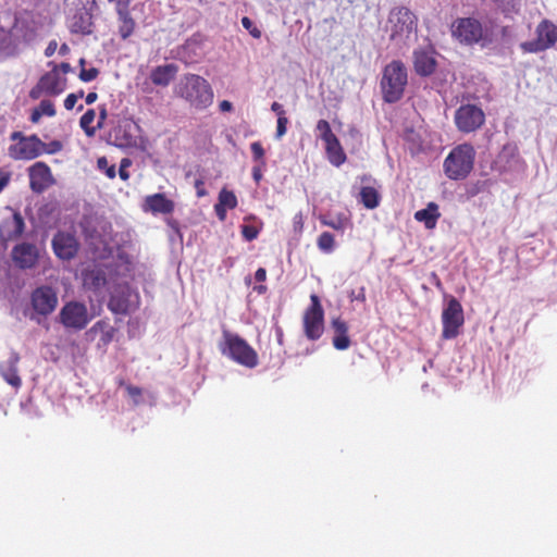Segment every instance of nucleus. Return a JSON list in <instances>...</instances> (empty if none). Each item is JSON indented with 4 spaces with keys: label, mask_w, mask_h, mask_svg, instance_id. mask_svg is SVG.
Instances as JSON below:
<instances>
[{
    "label": "nucleus",
    "mask_w": 557,
    "mask_h": 557,
    "mask_svg": "<svg viewBox=\"0 0 557 557\" xmlns=\"http://www.w3.org/2000/svg\"><path fill=\"white\" fill-rule=\"evenodd\" d=\"M42 116V114L40 113V111L38 110V108L34 109L33 112H32V115H30V121L33 123H38L40 117Z\"/></svg>",
    "instance_id": "nucleus-59"
},
{
    "label": "nucleus",
    "mask_w": 557,
    "mask_h": 557,
    "mask_svg": "<svg viewBox=\"0 0 557 557\" xmlns=\"http://www.w3.org/2000/svg\"><path fill=\"white\" fill-rule=\"evenodd\" d=\"M484 120V112L474 104L461 106L455 113L456 125L465 133L478 129L483 125Z\"/></svg>",
    "instance_id": "nucleus-13"
},
{
    "label": "nucleus",
    "mask_w": 557,
    "mask_h": 557,
    "mask_svg": "<svg viewBox=\"0 0 557 557\" xmlns=\"http://www.w3.org/2000/svg\"><path fill=\"white\" fill-rule=\"evenodd\" d=\"M271 110L273 112H275L278 115V117L280 116H285V111L283 109V106L281 103H278V102H273L272 106H271Z\"/></svg>",
    "instance_id": "nucleus-53"
},
{
    "label": "nucleus",
    "mask_w": 557,
    "mask_h": 557,
    "mask_svg": "<svg viewBox=\"0 0 557 557\" xmlns=\"http://www.w3.org/2000/svg\"><path fill=\"white\" fill-rule=\"evenodd\" d=\"M78 99V96L75 94H70L64 100V107L66 110H72Z\"/></svg>",
    "instance_id": "nucleus-50"
},
{
    "label": "nucleus",
    "mask_w": 557,
    "mask_h": 557,
    "mask_svg": "<svg viewBox=\"0 0 557 557\" xmlns=\"http://www.w3.org/2000/svg\"><path fill=\"white\" fill-rule=\"evenodd\" d=\"M30 188L41 193L53 184L50 168L44 162H36L29 168Z\"/></svg>",
    "instance_id": "nucleus-18"
},
{
    "label": "nucleus",
    "mask_w": 557,
    "mask_h": 557,
    "mask_svg": "<svg viewBox=\"0 0 557 557\" xmlns=\"http://www.w3.org/2000/svg\"><path fill=\"white\" fill-rule=\"evenodd\" d=\"M128 164H129L128 160L124 159L122 161V164H121V168H120V171H119L120 172V176H121L122 180H127V177H128V173L125 170V166L128 165Z\"/></svg>",
    "instance_id": "nucleus-54"
},
{
    "label": "nucleus",
    "mask_w": 557,
    "mask_h": 557,
    "mask_svg": "<svg viewBox=\"0 0 557 557\" xmlns=\"http://www.w3.org/2000/svg\"><path fill=\"white\" fill-rule=\"evenodd\" d=\"M320 222L335 231H344L351 225L350 215L345 212L324 211L318 216Z\"/></svg>",
    "instance_id": "nucleus-24"
},
{
    "label": "nucleus",
    "mask_w": 557,
    "mask_h": 557,
    "mask_svg": "<svg viewBox=\"0 0 557 557\" xmlns=\"http://www.w3.org/2000/svg\"><path fill=\"white\" fill-rule=\"evenodd\" d=\"M175 92L196 109H206L213 101V91L210 84L196 74H187L182 77Z\"/></svg>",
    "instance_id": "nucleus-1"
},
{
    "label": "nucleus",
    "mask_w": 557,
    "mask_h": 557,
    "mask_svg": "<svg viewBox=\"0 0 557 557\" xmlns=\"http://www.w3.org/2000/svg\"><path fill=\"white\" fill-rule=\"evenodd\" d=\"M251 151L255 160H262L264 156V150L260 143L256 141L251 144Z\"/></svg>",
    "instance_id": "nucleus-48"
},
{
    "label": "nucleus",
    "mask_w": 557,
    "mask_h": 557,
    "mask_svg": "<svg viewBox=\"0 0 557 557\" xmlns=\"http://www.w3.org/2000/svg\"><path fill=\"white\" fill-rule=\"evenodd\" d=\"M116 329L108 320L96 322L88 334H99V346L107 347L114 338Z\"/></svg>",
    "instance_id": "nucleus-27"
},
{
    "label": "nucleus",
    "mask_w": 557,
    "mask_h": 557,
    "mask_svg": "<svg viewBox=\"0 0 557 557\" xmlns=\"http://www.w3.org/2000/svg\"><path fill=\"white\" fill-rule=\"evenodd\" d=\"M520 0H500V7L504 12L517 13L520 9Z\"/></svg>",
    "instance_id": "nucleus-43"
},
{
    "label": "nucleus",
    "mask_w": 557,
    "mask_h": 557,
    "mask_svg": "<svg viewBox=\"0 0 557 557\" xmlns=\"http://www.w3.org/2000/svg\"><path fill=\"white\" fill-rule=\"evenodd\" d=\"M62 149V144L58 140H53L49 144H46V151L47 153H55L59 152Z\"/></svg>",
    "instance_id": "nucleus-49"
},
{
    "label": "nucleus",
    "mask_w": 557,
    "mask_h": 557,
    "mask_svg": "<svg viewBox=\"0 0 557 557\" xmlns=\"http://www.w3.org/2000/svg\"><path fill=\"white\" fill-rule=\"evenodd\" d=\"M317 131L320 133V137L324 143L335 138V134L332 132L330 123L325 120H320L317 124Z\"/></svg>",
    "instance_id": "nucleus-41"
},
{
    "label": "nucleus",
    "mask_w": 557,
    "mask_h": 557,
    "mask_svg": "<svg viewBox=\"0 0 557 557\" xmlns=\"http://www.w3.org/2000/svg\"><path fill=\"white\" fill-rule=\"evenodd\" d=\"M42 92H45V88L40 87V82L38 81L37 85L30 89L29 97L32 99H38Z\"/></svg>",
    "instance_id": "nucleus-51"
},
{
    "label": "nucleus",
    "mask_w": 557,
    "mask_h": 557,
    "mask_svg": "<svg viewBox=\"0 0 557 557\" xmlns=\"http://www.w3.org/2000/svg\"><path fill=\"white\" fill-rule=\"evenodd\" d=\"M288 120L286 116H280L277 119L276 137L281 138L286 133V125Z\"/></svg>",
    "instance_id": "nucleus-47"
},
{
    "label": "nucleus",
    "mask_w": 557,
    "mask_h": 557,
    "mask_svg": "<svg viewBox=\"0 0 557 557\" xmlns=\"http://www.w3.org/2000/svg\"><path fill=\"white\" fill-rule=\"evenodd\" d=\"M46 151V144L36 135L21 137V140L10 147V156L16 160H32Z\"/></svg>",
    "instance_id": "nucleus-14"
},
{
    "label": "nucleus",
    "mask_w": 557,
    "mask_h": 557,
    "mask_svg": "<svg viewBox=\"0 0 557 557\" xmlns=\"http://www.w3.org/2000/svg\"><path fill=\"white\" fill-rule=\"evenodd\" d=\"M408 84V72L405 64L399 60H393L385 65L380 83L382 98L387 103L399 101Z\"/></svg>",
    "instance_id": "nucleus-2"
},
{
    "label": "nucleus",
    "mask_w": 557,
    "mask_h": 557,
    "mask_svg": "<svg viewBox=\"0 0 557 557\" xmlns=\"http://www.w3.org/2000/svg\"><path fill=\"white\" fill-rule=\"evenodd\" d=\"M361 202L368 209H373L379 205L380 194L373 187H362L359 193Z\"/></svg>",
    "instance_id": "nucleus-34"
},
{
    "label": "nucleus",
    "mask_w": 557,
    "mask_h": 557,
    "mask_svg": "<svg viewBox=\"0 0 557 557\" xmlns=\"http://www.w3.org/2000/svg\"><path fill=\"white\" fill-rule=\"evenodd\" d=\"M137 125L125 123L114 129L115 145L122 148H133L138 145V137L134 134Z\"/></svg>",
    "instance_id": "nucleus-25"
},
{
    "label": "nucleus",
    "mask_w": 557,
    "mask_h": 557,
    "mask_svg": "<svg viewBox=\"0 0 557 557\" xmlns=\"http://www.w3.org/2000/svg\"><path fill=\"white\" fill-rule=\"evenodd\" d=\"M475 151L469 144L455 147L444 161V172L450 180H463L473 169Z\"/></svg>",
    "instance_id": "nucleus-4"
},
{
    "label": "nucleus",
    "mask_w": 557,
    "mask_h": 557,
    "mask_svg": "<svg viewBox=\"0 0 557 557\" xmlns=\"http://www.w3.org/2000/svg\"><path fill=\"white\" fill-rule=\"evenodd\" d=\"M58 302V294L51 286H39L30 294L32 308L36 314L41 317L51 314L55 310Z\"/></svg>",
    "instance_id": "nucleus-10"
},
{
    "label": "nucleus",
    "mask_w": 557,
    "mask_h": 557,
    "mask_svg": "<svg viewBox=\"0 0 557 557\" xmlns=\"http://www.w3.org/2000/svg\"><path fill=\"white\" fill-rule=\"evenodd\" d=\"M117 384L125 388V392L127 396L132 398L134 406H139L143 403L141 396L144 391L141 387L128 384L123 379H120Z\"/></svg>",
    "instance_id": "nucleus-38"
},
{
    "label": "nucleus",
    "mask_w": 557,
    "mask_h": 557,
    "mask_svg": "<svg viewBox=\"0 0 557 557\" xmlns=\"http://www.w3.org/2000/svg\"><path fill=\"white\" fill-rule=\"evenodd\" d=\"M25 230L24 219L18 211H13L10 219L0 224V237L4 242H10L22 236Z\"/></svg>",
    "instance_id": "nucleus-21"
},
{
    "label": "nucleus",
    "mask_w": 557,
    "mask_h": 557,
    "mask_svg": "<svg viewBox=\"0 0 557 557\" xmlns=\"http://www.w3.org/2000/svg\"><path fill=\"white\" fill-rule=\"evenodd\" d=\"M412 66L420 77L433 75L437 67L436 51L431 45L418 47L412 51Z\"/></svg>",
    "instance_id": "nucleus-11"
},
{
    "label": "nucleus",
    "mask_w": 557,
    "mask_h": 557,
    "mask_svg": "<svg viewBox=\"0 0 557 557\" xmlns=\"http://www.w3.org/2000/svg\"><path fill=\"white\" fill-rule=\"evenodd\" d=\"M332 327L334 330L333 346L337 350H346L350 346V338L348 336V325L341 318L332 320Z\"/></svg>",
    "instance_id": "nucleus-26"
},
{
    "label": "nucleus",
    "mask_w": 557,
    "mask_h": 557,
    "mask_svg": "<svg viewBox=\"0 0 557 557\" xmlns=\"http://www.w3.org/2000/svg\"><path fill=\"white\" fill-rule=\"evenodd\" d=\"M69 50H70L69 46H67L66 44H63V45L60 47L59 52H60V54H63V55H64V54H66V53L69 52Z\"/></svg>",
    "instance_id": "nucleus-63"
},
{
    "label": "nucleus",
    "mask_w": 557,
    "mask_h": 557,
    "mask_svg": "<svg viewBox=\"0 0 557 557\" xmlns=\"http://www.w3.org/2000/svg\"><path fill=\"white\" fill-rule=\"evenodd\" d=\"M517 161V150L512 146H505L496 159V163L505 171L512 169Z\"/></svg>",
    "instance_id": "nucleus-32"
},
{
    "label": "nucleus",
    "mask_w": 557,
    "mask_h": 557,
    "mask_svg": "<svg viewBox=\"0 0 557 557\" xmlns=\"http://www.w3.org/2000/svg\"><path fill=\"white\" fill-rule=\"evenodd\" d=\"M37 108L42 115L53 116L55 114L54 104L50 100H41Z\"/></svg>",
    "instance_id": "nucleus-44"
},
{
    "label": "nucleus",
    "mask_w": 557,
    "mask_h": 557,
    "mask_svg": "<svg viewBox=\"0 0 557 557\" xmlns=\"http://www.w3.org/2000/svg\"><path fill=\"white\" fill-rule=\"evenodd\" d=\"M267 278V271L264 268H259L255 273V280L257 282H264Z\"/></svg>",
    "instance_id": "nucleus-52"
},
{
    "label": "nucleus",
    "mask_w": 557,
    "mask_h": 557,
    "mask_svg": "<svg viewBox=\"0 0 557 557\" xmlns=\"http://www.w3.org/2000/svg\"><path fill=\"white\" fill-rule=\"evenodd\" d=\"M52 248L60 259L71 260L77 253L78 244L73 235L58 232L52 239Z\"/></svg>",
    "instance_id": "nucleus-17"
},
{
    "label": "nucleus",
    "mask_w": 557,
    "mask_h": 557,
    "mask_svg": "<svg viewBox=\"0 0 557 557\" xmlns=\"http://www.w3.org/2000/svg\"><path fill=\"white\" fill-rule=\"evenodd\" d=\"M305 336L309 341H318L324 332V310L318 295L310 296V306L302 315Z\"/></svg>",
    "instance_id": "nucleus-6"
},
{
    "label": "nucleus",
    "mask_w": 557,
    "mask_h": 557,
    "mask_svg": "<svg viewBox=\"0 0 557 557\" xmlns=\"http://www.w3.org/2000/svg\"><path fill=\"white\" fill-rule=\"evenodd\" d=\"M78 8L71 18L70 28L72 33L89 35L92 32V11L96 8V0H81Z\"/></svg>",
    "instance_id": "nucleus-16"
},
{
    "label": "nucleus",
    "mask_w": 557,
    "mask_h": 557,
    "mask_svg": "<svg viewBox=\"0 0 557 557\" xmlns=\"http://www.w3.org/2000/svg\"><path fill=\"white\" fill-rule=\"evenodd\" d=\"M219 107L222 112H230L233 109V104L227 100H223Z\"/></svg>",
    "instance_id": "nucleus-58"
},
{
    "label": "nucleus",
    "mask_w": 557,
    "mask_h": 557,
    "mask_svg": "<svg viewBox=\"0 0 557 557\" xmlns=\"http://www.w3.org/2000/svg\"><path fill=\"white\" fill-rule=\"evenodd\" d=\"M252 176H253V178H255V181H256V182H259V181L261 180L262 174H261V171H260V169H259V168H255V169L252 170Z\"/></svg>",
    "instance_id": "nucleus-62"
},
{
    "label": "nucleus",
    "mask_w": 557,
    "mask_h": 557,
    "mask_svg": "<svg viewBox=\"0 0 557 557\" xmlns=\"http://www.w3.org/2000/svg\"><path fill=\"white\" fill-rule=\"evenodd\" d=\"M106 117H107V110H106V108H101L99 111V121H98L96 129L101 128L103 126V121L106 120Z\"/></svg>",
    "instance_id": "nucleus-57"
},
{
    "label": "nucleus",
    "mask_w": 557,
    "mask_h": 557,
    "mask_svg": "<svg viewBox=\"0 0 557 557\" xmlns=\"http://www.w3.org/2000/svg\"><path fill=\"white\" fill-rule=\"evenodd\" d=\"M172 200L166 199L164 194H156L146 198L145 209H173Z\"/></svg>",
    "instance_id": "nucleus-33"
},
{
    "label": "nucleus",
    "mask_w": 557,
    "mask_h": 557,
    "mask_svg": "<svg viewBox=\"0 0 557 557\" xmlns=\"http://www.w3.org/2000/svg\"><path fill=\"white\" fill-rule=\"evenodd\" d=\"M58 67V71L61 70L64 74H67L72 71L70 63L62 62Z\"/></svg>",
    "instance_id": "nucleus-60"
},
{
    "label": "nucleus",
    "mask_w": 557,
    "mask_h": 557,
    "mask_svg": "<svg viewBox=\"0 0 557 557\" xmlns=\"http://www.w3.org/2000/svg\"><path fill=\"white\" fill-rule=\"evenodd\" d=\"M60 322L67 329L83 330L90 321L88 309L79 301L66 302L59 313Z\"/></svg>",
    "instance_id": "nucleus-9"
},
{
    "label": "nucleus",
    "mask_w": 557,
    "mask_h": 557,
    "mask_svg": "<svg viewBox=\"0 0 557 557\" xmlns=\"http://www.w3.org/2000/svg\"><path fill=\"white\" fill-rule=\"evenodd\" d=\"M222 355L236 363L252 369L258 366L257 351L239 335L223 331V341L220 344Z\"/></svg>",
    "instance_id": "nucleus-3"
},
{
    "label": "nucleus",
    "mask_w": 557,
    "mask_h": 557,
    "mask_svg": "<svg viewBox=\"0 0 557 557\" xmlns=\"http://www.w3.org/2000/svg\"><path fill=\"white\" fill-rule=\"evenodd\" d=\"M13 24L7 33L14 41L27 40L29 38L28 20L25 16L13 15Z\"/></svg>",
    "instance_id": "nucleus-28"
},
{
    "label": "nucleus",
    "mask_w": 557,
    "mask_h": 557,
    "mask_svg": "<svg viewBox=\"0 0 557 557\" xmlns=\"http://www.w3.org/2000/svg\"><path fill=\"white\" fill-rule=\"evenodd\" d=\"M536 38L520 44L524 52L536 53L545 51L557 42V26L548 20H543L536 27Z\"/></svg>",
    "instance_id": "nucleus-8"
},
{
    "label": "nucleus",
    "mask_w": 557,
    "mask_h": 557,
    "mask_svg": "<svg viewBox=\"0 0 557 557\" xmlns=\"http://www.w3.org/2000/svg\"><path fill=\"white\" fill-rule=\"evenodd\" d=\"M318 248L324 253H331L335 248V239L334 236L329 232H323L320 234L317 240Z\"/></svg>",
    "instance_id": "nucleus-39"
},
{
    "label": "nucleus",
    "mask_w": 557,
    "mask_h": 557,
    "mask_svg": "<svg viewBox=\"0 0 557 557\" xmlns=\"http://www.w3.org/2000/svg\"><path fill=\"white\" fill-rule=\"evenodd\" d=\"M263 223L253 214H248L244 218V223L240 225V232L245 240L251 242L256 239L262 230Z\"/></svg>",
    "instance_id": "nucleus-29"
},
{
    "label": "nucleus",
    "mask_w": 557,
    "mask_h": 557,
    "mask_svg": "<svg viewBox=\"0 0 557 557\" xmlns=\"http://www.w3.org/2000/svg\"><path fill=\"white\" fill-rule=\"evenodd\" d=\"M39 82L40 87L45 88V94L50 96L60 95L66 86V78L60 76L57 66H54L52 71L42 75Z\"/></svg>",
    "instance_id": "nucleus-23"
},
{
    "label": "nucleus",
    "mask_w": 557,
    "mask_h": 557,
    "mask_svg": "<svg viewBox=\"0 0 557 557\" xmlns=\"http://www.w3.org/2000/svg\"><path fill=\"white\" fill-rule=\"evenodd\" d=\"M131 0H119L116 13L120 22L119 34L122 39L128 38L135 29L136 23L129 12Z\"/></svg>",
    "instance_id": "nucleus-22"
},
{
    "label": "nucleus",
    "mask_w": 557,
    "mask_h": 557,
    "mask_svg": "<svg viewBox=\"0 0 557 557\" xmlns=\"http://www.w3.org/2000/svg\"><path fill=\"white\" fill-rule=\"evenodd\" d=\"M325 149H326V154H327L329 161L332 164L339 166L341 164H343L345 162L346 154H345L337 137L331 138V140L326 141Z\"/></svg>",
    "instance_id": "nucleus-30"
},
{
    "label": "nucleus",
    "mask_w": 557,
    "mask_h": 557,
    "mask_svg": "<svg viewBox=\"0 0 557 557\" xmlns=\"http://www.w3.org/2000/svg\"><path fill=\"white\" fill-rule=\"evenodd\" d=\"M237 206V199L233 191L222 189L219 195V202L214 206V209H234Z\"/></svg>",
    "instance_id": "nucleus-37"
},
{
    "label": "nucleus",
    "mask_w": 557,
    "mask_h": 557,
    "mask_svg": "<svg viewBox=\"0 0 557 557\" xmlns=\"http://www.w3.org/2000/svg\"><path fill=\"white\" fill-rule=\"evenodd\" d=\"M108 308L113 313L126 314L129 311V302L123 296L112 295L109 299Z\"/></svg>",
    "instance_id": "nucleus-35"
},
{
    "label": "nucleus",
    "mask_w": 557,
    "mask_h": 557,
    "mask_svg": "<svg viewBox=\"0 0 557 557\" xmlns=\"http://www.w3.org/2000/svg\"><path fill=\"white\" fill-rule=\"evenodd\" d=\"M388 29L392 40L404 41L417 27V17L405 7L394 8L388 15Z\"/></svg>",
    "instance_id": "nucleus-5"
},
{
    "label": "nucleus",
    "mask_w": 557,
    "mask_h": 557,
    "mask_svg": "<svg viewBox=\"0 0 557 557\" xmlns=\"http://www.w3.org/2000/svg\"><path fill=\"white\" fill-rule=\"evenodd\" d=\"M242 25L245 29L249 32V34L253 38L259 39L261 37V30L253 25L252 21L249 17L244 16L242 18Z\"/></svg>",
    "instance_id": "nucleus-42"
},
{
    "label": "nucleus",
    "mask_w": 557,
    "mask_h": 557,
    "mask_svg": "<svg viewBox=\"0 0 557 557\" xmlns=\"http://www.w3.org/2000/svg\"><path fill=\"white\" fill-rule=\"evenodd\" d=\"M18 362L20 355L16 351H11L8 359L0 362L1 377L15 389H18L22 386V379L17 369Z\"/></svg>",
    "instance_id": "nucleus-19"
},
{
    "label": "nucleus",
    "mask_w": 557,
    "mask_h": 557,
    "mask_svg": "<svg viewBox=\"0 0 557 557\" xmlns=\"http://www.w3.org/2000/svg\"><path fill=\"white\" fill-rule=\"evenodd\" d=\"M57 46V41H50L48 47L46 48L45 54L47 57H51L55 52Z\"/></svg>",
    "instance_id": "nucleus-56"
},
{
    "label": "nucleus",
    "mask_w": 557,
    "mask_h": 557,
    "mask_svg": "<svg viewBox=\"0 0 557 557\" xmlns=\"http://www.w3.org/2000/svg\"><path fill=\"white\" fill-rule=\"evenodd\" d=\"M441 213L438 211H416L414 219L424 223L425 227L432 230L435 227Z\"/></svg>",
    "instance_id": "nucleus-36"
},
{
    "label": "nucleus",
    "mask_w": 557,
    "mask_h": 557,
    "mask_svg": "<svg viewBox=\"0 0 557 557\" xmlns=\"http://www.w3.org/2000/svg\"><path fill=\"white\" fill-rule=\"evenodd\" d=\"M96 117L95 110L89 109L87 110L83 116L81 117L79 124L81 127L85 131L86 135L91 137L96 133V127L90 126V124L94 122Z\"/></svg>",
    "instance_id": "nucleus-40"
},
{
    "label": "nucleus",
    "mask_w": 557,
    "mask_h": 557,
    "mask_svg": "<svg viewBox=\"0 0 557 557\" xmlns=\"http://www.w3.org/2000/svg\"><path fill=\"white\" fill-rule=\"evenodd\" d=\"M175 67L173 65H164L156 67L150 75L151 82L158 86H166L173 79Z\"/></svg>",
    "instance_id": "nucleus-31"
},
{
    "label": "nucleus",
    "mask_w": 557,
    "mask_h": 557,
    "mask_svg": "<svg viewBox=\"0 0 557 557\" xmlns=\"http://www.w3.org/2000/svg\"><path fill=\"white\" fill-rule=\"evenodd\" d=\"M11 259L15 268L20 270L34 269L39 260V249L32 243L17 244L11 250Z\"/></svg>",
    "instance_id": "nucleus-15"
},
{
    "label": "nucleus",
    "mask_w": 557,
    "mask_h": 557,
    "mask_svg": "<svg viewBox=\"0 0 557 557\" xmlns=\"http://www.w3.org/2000/svg\"><path fill=\"white\" fill-rule=\"evenodd\" d=\"M83 286L92 292H100L107 285V272L101 265L87 268L82 273Z\"/></svg>",
    "instance_id": "nucleus-20"
},
{
    "label": "nucleus",
    "mask_w": 557,
    "mask_h": 557,
    "mask_svg": "<svg viewBox=\"0 0 557 557\" xmlns=\"http://www.w3.org/2000/svg\"><path fill=\"white\" fill-rule=\"evenodd\" d=\"M21 137H24V136H23V135H22V133H20V132H14V133L11 135V139H13V140L18 139V141H20V140H21Z\"/></svg>",
    "instance_id": "nucleus-64"
},
{
    "label": "nucleus",
    "mask_w": 557,
    "mask_h": 557,
    "mask_svg": "<svg viewBox=\"0 0 557 557\" xmlns=\"http://www.w3.org/2000/svg\"><path fill=\"white\" fill-rule=\"evenodd\" d=\"M97 94L96 92H89L87 96H86V103L87 104H91L94 103L96 100H97Z\"/></svg>",
    "instance_id": "nucleus-61"
},
{
    "label": "nucleus",
    "mask_w": 557,
    "mask_h": 557,
    "mask_svg": "<svg viewBox=\"0 0 557 557\" xmlns=\"http://www.w3.org/2000/svg\"><path fill=\"white\" fill-rule=\"evenodd\" d=\"M453 35L461 42L473 45L483 38L484 29L476 18L463 17L453 24Z\"/></svg>",
    "instance_id": "nucleus-12"
},
{
    "label": "nucleus",
    "mask_w": 557,
    "mask_h": 557,
    "mask_svg": "<svg viewBox=\"0 0 557 557\" xmlns=\"http://www.w3.org/2000/svg\"><path fill=\"white\" fill-rule=\"evenodd\" d=\"M465 323L463 309L459 300L450 297L442 312V338L453 339L460 334Z\"/></svg>",
    "instance_id": "nucleus-7"
},
{
    "label": "nucleus",
    "mask_w": 557,
    "mask_h": 557,
    "mask_svg": "<svg viewBox=\"0 0 557 557\" xmlns=\"http://www.w3.org/2000/svg\"><path fill=\"white\" fill-rule=\"evenodd\" d=\"M97 164H98V168L100 170H104L106 171V174L110 178H113L115 176V166L114 165H109V162H108L106 157L99 158L98 161H97Z\"/></svg>",
    "instance_id": "nucleus-46"
},
{
    "label": "nucleus",
    "mask_w": 557,
    "mask_h": 557,
    "mask_svg": "<svg viewBox=\"0 0 557 557\" xmlns=\"http://www.w3.org/2000/svg\"><path fill=\"white\" fill-rule=\"evenodd\" d=\"M9 181L10 174L0 172V191L8 185Z\"/></svg>",
    "instance_id": "nucleus-55"
},
{
    "label": "nucleus",
    "mask_w": 557,
    "mask_h": 557,
    "mask_svg": "<svg viewBox=\"0 0 557 557\" xmlns=\"http://www.w3.org/2000/svg\"><path fill=\"white\" fill-rule=\"evenodd\" d=\"M99 75V70L96 67H90L89 70L81 69L79 79L83 82H91L97 78Z\"/></svg>",
    "instance_id": "nucleus-45"
}]
</instances>
